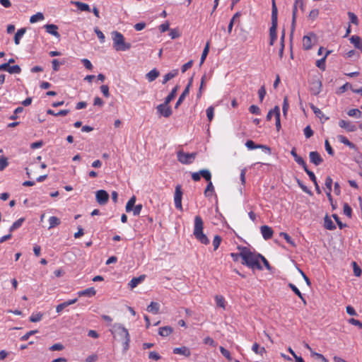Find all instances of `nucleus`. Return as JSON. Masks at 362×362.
I'll use <instances>...</instances> for the list:
<instances>
[{
  "label": "nucleus",
  "instance_id": "nucleus-1",
  "mask_svg": "<svg viewBox=\"0 0 362 362\" xmlns=\"http://www.w3.org/2000/svg\"><path fill=\"white\" fill-rule=\"evenodd\" d=\"M238 250L240 251V257L243 265H246L252 270L262 269V267L260 264L262 255L255 251H252L247 247L238 246Z\"/></svg>",
  "mask_w": 362,
  "mask_h": 362
},
{
  "label": "nucleus",
  "instance_id": "nucleus-2",
  "mask_svg": "<svg viewBox=\"0 0 362 362\" xmlns=\"http://www.w3.org/2000/svg\"><path fill=\"white\" fill-rule=\"evenodd\" d=\"M110 331L115 339L123 342V351L126 352L129 349L130 343V335L128 330L121 324L115 323L112 325Z\"/></svg>",
  "mask_w": 362,
  "mask_h": 362
},
{
  "label": "nucleus",
  "instance_id": "nucleus-3",
  "mask_svg": "<svg viewBox=\"0 0 362 362\" xmlns=\"http://www.w3.org/2000/svg\"><path fill=\"white\" fill-rule=\"evenodd\" d=\"M204 222L199 216H196L194 218V231L193 234L195 238L204 245H208L209 240L206 235L203 233Z\"/></svg>",
  "mask_w": 362,
  "mask_h": 362
},
{
  "label": "nucleus",
  "instance_id": "nucleus-4",
  "mask_svg": "<svg viewBox=\"0 0 362 362\" xmlns=\"http://www.w3.org/2000/svg\"><path fill=\"white\" fill-rule=\"evenodd\" d=\"M113 47L116 51H126L131 48V44L125 42L124 35L118 31L112 32Z\"/></svg>",
  "mask_w": 362,
  "mask_h": 362
},
{
  "label": "nucleus",
  "instance_id": "nucleus-5",
  "mask_svg": "<svg viewBox=\"0 0 362 362\" xmlns=\"http://www.w3.org/2000/svg\"><path fill=\"white\" fill-rule=\"evenodd\" d=\"M197 156V153H185L179 151L177 153V160L182 164L189 165L193 163Z\"/></svg>",
  "mask_w": 362,
  "mask_h": 362
},
{
  "label": "nucleus",
  "instance_id": "nucleus-6",
  "mask_svg": "<svg viewBox=\"0 0 362 362\" xmlns=\"http://www.w3.org/2000/svg\"><path fill=\"white\" fill-rule=\"evenodd\" d=\"M201 176H202L206 181H210V180H211V174L207 169H202L199 172L192 173V178L195 182L199 181Z\"/></svg>",
  "mask_w": 362,
  "mask_h": 362
},
{
  "label": "nucleus",
  "instance_id": "nucleus-7",
  "mask_svg": "<svg viewBox=\"0 0 362 362\" xmlns=\"http://www.w3.org/2000/svg\"><path fill=\"white\" fill-rule=\"evenodd\" d=\"M182 187L180 185H177L175 187V195H174V202H175V206L176 209L182 211Z\"/></svg>",
  "mask_w": 362,
  "mask_h": 362
},
{
  "label": "nucleus",
  "instance_id": "nucleus-8",
  "mask_svg": "<svg viewBox=\"0 0 362 362\" xmlns=\"http://www.w3.org/2000/svg\"><path fill=\"white\" fill-rule=\"evenodd\" d=\"M168 104L164 101L163 103L158 105L156 107L158 112L165 117H169L172 115V110Z\"/></svg>",
  "mask_w": 362,
  "mask_h": 362
},
{
  "label": "nucleus",
  "instance_id": "nucleus-9",
  "mask_svg": "<svg viewBox=\"0 0 362 362\" xmlns=\"http://www.w3.org/2000/svg\"><path fill=\"white\" fill-rule=\"evenodd\" d=\"M95 198L99 204L105 205L108 202L109 194L106 191L100 189L96 192Z\"/></svg>",
  "mask_w": 362,
  "mask_h": 362
},
{
  "label": "nucleus",
  "instance_id": "nucleus-10",
  "mask_svg": "<svg viewBox=\"0 0 362 362\" xmlns=\"http://www.w3.org/2000/svg\"><path fill=\"white\" fill-rule=\"evenodd\" d=\"M278 19L272 18V26L269 29L270 42L269 45H273L276 40V28H277Z\"/></svg>",
  "mask_w": 362,
  "mask_h": 362
},
{
  "label": "nucleus",
  "instance_id": "nucleus-11",
  "mask_svg": "<svg viewBox=\"0 0 362 362\" xmlns=\"http://www.w3.org/2000/svg\"><path fill=\"white\" fill-rule=\"evenodd\" d=\"M193 78L192 77L189 79L188 84L185 87V90L182 93V94L180 95L175 105V108L177 109L178 107L181 105V103L184 101L185 97L189 94V88L192 84Z\"/></svg>",
  "mask_w": 362,
  "mask_h": 362
},
{
  "label": "nucleus",
  "instance_id": "nucleus-12",
  "mask_svg": "<svg viewBox=\"0 0 362 362\" xmlns=\"http://www.w3.org/2000/svg\"><path fill=\"white\" fill-rule=\"evenodd\" d=\"M246 147L250 149H255V148H262L265 151L266 153L270 154L271 153V149L269 147L265 145L262 144H255V142L252 140H247L245 143Z\"/></svg>",
  "mask_w": 362,
  "mask_h": 362
},
{
  "label": "nucleus",
  "instance_id": "nucleus-13",
  "mask_svg": "<svg viewBox=\"0 0 362 362\" xmlns=\"http://www.w3.org/2000/svg\"><path fill=\"white\" fill-rule=\"evenodd\" d=\"M339 126L341 128L346 129L349 132H354L356 131V129H357V127L355 124H352L349 121H346L344 119H341L339 122Z\"/></svg>",
  "mask_w": 362,
  "mask_h": 362
},
{
  "label": "nucleus",
  "instance_id": "nucleus-14",
  "mask_svg": "<svg viewBox=\"0 0 362 362\" xmlns=\"http://www.w3.org/2000/svg\"><path fill=\"white\" fill-rule=\"evenodd\" d=\"M310 161L315 165H319L323 162L320 153L317 151H311L309 153Z\"/></svg>",
  "mask_w": 362,
  "mask_h": 362
},
{
  "label": "nucleus",
  "instance_id": "nucleus-15",
  "mask_svg": "<svg viewBox=\"0 0 362 362\" xmlns=\"http://www.w3.org/2000/svg\"><path fill=\"white\" fill-rule=\"evenodd\" d=\"M298 5L300 6V7L301 8H303V0H296L295 1L294 5H293V13H292V30H293L295 28V23H296V16H297V6Z\"/></svg>",
  "mask_w": 362,
  "mask_h": 362
},
{
  "label": "nucleus",
  "instance_id": "nucleus-16",
  "mask_svg": "<svg viewBox=\"0 0 362 362\" xmlns=\"http://www.w3.org/2000/svg\"><path fill=\"white\" fill-rule=\"evenodd\" d=\"M260 231L264 240L270 239L274 233L272 228L268 226H261Z\"/></svg>",
  "mask_w": 362,
  "mask_h": 362
},
{
  "label": "nucleus",
  "instance_id": "nucleus-17",
  "mask_svg": "<svg viewBox=\"0 0 362 362\" xmlns=\"http://www.w3.org/2000/svg\"><path fill=\"white\" fill-rule=\"evenodd\" d=\"M44 27L49 34L52 35L57 38L60 37V34L57 31L58 27L56 25L47 24Z\"/></svg>",
  "mask_w": 362,
  "mask_h": 362
},
{
  "label": "nucleus",
  "instance_id": "nucleus-18",
  "mask_svg": "<svg viewBox=\"0 0 362 362\" xmlns=\"http://www.w3.org/2000/svg\"><path fill=\"white\" fill-rule=\"evenodd\" d=\"M322 83L320 80H315L312 82L310 90L315 95H318L321 92Z\"/></svg>",
  "mask_w": 362,
  "mask_h": 362
},
{
  "label": "nucleus",
  "instance_id": "nucleus-19",
  "mask_svg": "<svg viewBox=\"0 0 362 362\" xmlns=\"http://www.w3.org/2000/svg\"><path fill=\"white\" fill-rule=\"evenodd\" d=\"M146 279V275L142 274L138 277H134L128 284L129 286L132 289L136 287L139 284L143 282Z\"/></svg>",
  "mask_w": 362,
  "mask_h": 362
},
{
  "label": "nucleus",
  "instance_id": "nucleus-20",
  "mask_svg": "<svg viewBox=\"0 0 362 362\" xmlns=\"http://www.w3.org/2000/svg\"><path fill=\"white\" fill-rule=\"evenodd\" d=\"M175 354L183 355L186 357H189L191 355L190 349L187 346L177 347L173 349Z\"/></svg>",
  "mask_w": 362,
  "mask_h": 362
},
{
  "label": "nucleus",
  "instance_id": "nucleus-21",
  "mask_svg": "<svg viewBox=\"0 0 362 362\" xmlns=\"http://www.w3.org/2000/svg\"><path fill=\"white\" fill-rule=\"evenodd\" d=\"M77 301V298L71 299L69 300H67L66 302H64L62 303L59 304L56 308V311L59 313H61L65 308L68 307L69 305H71L72 304H74Z\"/></svg>",
  "mask_w": 362,
  "mask_h": 362
},
{
  "label": "nucleus",
  "instance_id": "nucleus-22",
  "mask_svg": "<svg viewBox=\"0 0 362 362\" xmlns=\"http://www.w3.org/2000/svg\"><path fill=\"white\" fill-rule=\"evenodd\" d=\"M95 293H96V291H95V288L93 287H90V288H86L85 290L80 291L78 292V296L91 297V296H95Z\"/></svg>",
  "mask_w": 362,
  "mask_h": 362
},
{
  "label": "nucleus",
  "instance_id": "nucleus-23",
  "mask_svg": "<svg viewBox=\"0 0 362 362\" xmlns=\"http://www.w3.org/2000/svg\"><path fill=\"white\" fill-rule=\"evenodd\" d=\"M351 42L354 44V47L362 52V42L361 39L358 35H353L350 38Z\"/></svg>",
  "mask_w": 362,
  "mask_h": 362
},
{
  "label": "nucleus",
  "instance_id": "nucleus-24",
  "mask_svg": "<svg viewBox=\"0 0 362 362\" xmlns=\"http://www.w3.org/2000/svg\"><path fill=\"white\" fill-rule=\"evenodd\" d=\"M173 331V329L170 326H165L159 328L158 334L162 337L169 336Z\"/></svg>",
  "mask_w": 362,
  "mask_h": 362
},
{
  "label": "nucleus",
  "instance_id": "nucleus-25",
  "mask_svg": "<svg viewBox=\"0 0 362 362\" xmlns=\"http://www.w3.org/2000/svg\"><path fill=\"white\" fill-rule=\"evenodd\" d=\"M159 309L160 305L156 302H151L146 308L148 312L152 313L153 314H158L159 313Z\"/></svg>",
  "mask_w": 362,
  "mask_h": 362
},
{
  "label": "nucleus",
  "instance_id": "nucleus-26",
  "mask_svg": "<svg viewBox=\"0 0 362 362\" xmlns=\"http://www.w3.org/2000/svg\"><path fill=\"white\" fill-rule=\"evenodd\" d=\"M159 74V71L156 69H153L146 75V77L148 81L151 82L156 80V78L158 77Z\"/></svg>",
  "mask_w": 362,
  "mask_h": 362
},
{
  "label": "nucleus",
  "instance_id": "nucleus-27",
  "mask_svg": "<svg viewBox=\"0 0 362 362\" xmlns=\"http://www.w3.org/2000/svg\"><path fill=\"white\" fill-rule=\"evenodd\" d=\"M337 138H338V140H339L341 143H342V144H344V145H346V146H349L350 148L354 149V148H356V145H355V144H354L352 142L349 141V139H348L346 136H343V135H339V136H337Z\"/></svg>",
  "mask_w": 362,
  "mask_h": 362
},
{
  "label": "nucleus",
  "instance_id": "nucleus-28",
  "mask_svg": "<svg viewBox=\"0 0 362 362\" xmlns=\"http://www.w3.org/2000/svg\"><path fill=\"white\" fill-rule=\"evenodd\" d=\"M207 182H208V184H207V186L204 192V194L206 197H209L214 192V187L211 180H210V181H207Z\"/></svg>",
  "mask_w": 362,
  "mask_h": 362
},
{
  "label": "nucleus",
  "instance_id": "nucleus-29",
  "mask_svg": "<svg viewBox=\"0 0 362 362\" xmlns=\"http://www.w3.org/2000/svg\"><path fill=\"white\" fill-rule=\"evenodd\" d=\"M288 287L301 299L303 303L305 305L306 300L305 298L303 296L299 289L292 283L288 284Z\"/></svg>",
  "mask_w": 362,
  "mask_h": 362
},
{
  "label": "nucleus",
  "instance_id": "nucleus-30",
  "mask_svg": "<svg viewBox=\"0 0 362 362\" xmlns=\"http://www.w3.org/2000/svg\"><path fill=\"white\" fill-rule=\"evenodd\" d=\"M324 226L326 229L330 230L336 228L335 225L334 224V223L332 222V221L328 216H326L325 217Z\"/></svg>",
  "mask_w": 362,
  "mask_h": 362
},
{
  "label": "nucleus",
  "instance_id": "nucleus-31",
  "mask_svg": "<svg viewBox=\"0 0 362 362\" xmlns=\"http://www.w3.org/2000/svg\"><path fill=\"white\" fill-rule=\"evenodd\" d=\"M178 74L177 69H174L171 71L170 72L168 73L163 76V83H166L168 81L175 77Z\"/></svg>",
  "mask_w": 362,
  "mask_h": 362
},
{
  "label": "nucleus",
  "instance_id": "nucleus-32",
  "mask_svg": "<svg viewBox=\"0 0 362 362\" xmlns=\"http://www.w3.org/2000/svg\"><path fill=\"white\" fill-rule=\"evenodd\" d=\"M308 175L309 176L310 179L313 182V184L315 185V189L317 191V192L318 194H320L321 193V190H320V188L317 184V179H316V177L315 175V174L310 171V170H308L307 173Z\"/></svg>",
  "mask_w": 362,
  "mask_h": 362
},
{
  "label": "nucleus",
  "instance_id": "nucleus-33",
  "mask_svg": "<svg viewBox=\"0 0 362 362\" xmlns=\"http://www.w3.org/2000/svg\"><path fill=\"white\" fill-rule=\"evenodd\" d=\"M24 221H25V218H20L19 219L16 221L12 224V226L10 227L9 232L12 233L13 231H14V230H17L18 228H19L23 225Z\"/></svg>",
  "mask_w": 362,
  "mask_h": 362
},
{
  "label": "nucleus",
  "instance_id": "nucleus-34",
  "mask_svg": "<svg viewBox=\"0 0 362 362\" xmlns=\"http://www.w3.org/2000/svg\"><path fill=\"white\" fill-rule=\"evenodd\" d=\"M303 47L304 49L308 50L312 47V41L310 36L305 35L303 38Z\"/></svg>",
  "mask_w": 362,
  "mask_h": 362
},
{
  "label": "nucleus",
  "instance_id": "nucleus-35",
  "mask_svg": "<svg viewBox=\"0 0 362 362\" xmlns=\"http://www.w3.org/2000/svg\"><path fill=\"white\" fill-rule=\"evenodd\" d=\"M75 6L77 7L78 9H79L81 11H90V8L88 4L81 2V1H75L74 3Z\"/></svg>",
  "mask_w": 362,
  "mask_h": 362
},
{
  "label": "nucleus",
  "instance_id": "nucleus-36",
  "mask_svg": "<svg viewBox=\"0 0 362 362\" xmlns=\"http://www.w3.org/2000/svg\"><path fill=\"white\" fill-rule=\"evenodd\" d=\"M25 31H26V30L24 28L18 30V31L16 32V33L15 34V36H14V42H15L16 45L20 44V40L23 36V35L25 33Z\"/></svg>",
  "mask_w": 362,
  "mask_h": 362
},
{
  "label": "nucleus",
  "instance_id": "nucleus-37",
  "mask_svg": "<svg viewBox=\"0 0 362 362\" xmlns=\"http://www.w3.org/2000/svg\"><path fill=\"white\" fill-rule=\"evenodd\" d=\"M178 89V86H176L174 88H173L170 93L165 98L166 103H170L175 98Z\"/></svg>",
  "mask_w": 362,
  "mask_h": 362
},
{
  "label": "nucleus",
  "instance_id": "nucleus-38",
  "mask_svg": "<svg viewBox=\"0 0 362 362\" xmlns=\"http://www.w3.org/2000/svg\"><path fill=\"white\" fill-rule=\"evenodd\" d=\"M329 53H330V51H327L324 57H322L321 59H319L316 62V66L323 71L325 69V59Z\"/></svg>",
  "mask_w": 362,
  "mask_h": 362
},
{
  "label": "nucleus",
  "instance_id": "nucleus-39",
  "mask_svg": "<svg viewBox=\"0 0 362 362\" xmlns=\"http://www.w3.org/2000/svg\"><path fill=\"white\" fill-rule=\"evenodd\" d=\"M44 18H45V17H44L43 13L38 12L36 14L33 15L30 18V23H37V21H42Z\"/></svg>",
  "mask_w": 362,
  "mask_h": 362
},
{
  "label": "nucleus",
  "instance_id": "nucleus-40",
  "mask_svg": "<svg viewBox=\"0 0 362 362\" xmlns=\"http://www.w3.org/2000/svg\"><path fill=\"white\" fill-rule=\"evenodd\" d=\"M215 300L218 307L222 308L223 309L226 308V301L223 296L217 295L215 296Z\"/></svg>",
  "mask_w": 362,
  "mask_h": 362
},
{
  "label": "nucleus",
  "instance_id": "nucleus-41",
  "mask_svg": "<svg viewBox=\"0 0 362 362\" xmlns=\"http://www.w3.org/2000/svg\"><path fill=\"white\" fill-rule=\"evenodd\" d=\"M69 110H62L59 112L55 113L54 110L49 109L47 111V114L54 115V116H65L69 113Z\"/></svg>",
  "mask_w": 362,
  "mask_h": 362
},
{
  "label": "nucleus",
  "instance_id": "nucleus-42",
  "mask_svg": "<svg viewBox=\"0 0 362 362\" xmlns=\"http://www.w3.org/2000/svg\"><path fill=\"white\" fill-rule=\"evenodd\" d=\"M252 350L257 354L263 355L265 353L264 347H261L257 343H255L252 346Z\"/></svg>",
  "mask_w": 362,
  "mask_h": 362
},
{
  "label": "nucleus",
  "instance_id": "nucleus-43",
  "mask_svg": "<svg viewBox=\"0 0 362 362\" xmlns=\"http://www.w3.org/2000/svg\"><path fill=\"white\" fill-rule=\"evenodd\" d=\"M135 202H136V197L134 196H133L129 199V200L127 203V205H126V211L127 212H130L132 210V209L134 206Z\"/></svg>",
  "mask_w": 362,
  "mask_h": 362
},
{
  "label": "nucleus",
  "instance_id": "nucleus-44",
  "mask_svg": "<svg viewBox=\"0 0 362 362\" xmlns=\"http://www.w3.org/2000/svg\"><path fill=\"white\" fill-rule=\"evenodd\" d=\"M49 228H54L60 224V220L56 216H51L49 218Z\"/></svg>",
  "mask_w": 362,
  "mask_h": 362
},
{
  "label": "nucleus",
  "instance_id": "nucleus-45",
  "mask_svg": "<svg viewBox=\"0 0 362 362\" xmlns=\"http://www.w3.org/2000/svg\"><path fill=\"white\" fill-rule=\"evenodd\" d=\"M349 117L360 118L362 116L361 112L358 109H351L347 112Z\"/></svg>",
  "mask_w": 362,
  "mask_h": 362
},
{
  "label": "nucleus",
  "instance_id": "nucleus-46",
  "mask_svg": "<svg viewBox=\"0 0 362 362\" xmlns=\"http://www.w3.org/2000/svg\"><path fill=\"white\" fill-rule=\"evenodd\" d=\"M240 16V13L239 12H237V13H235L234 14V16L231 18V20H230V21L229 23V25L228 26V33H231L233 24L235 23L236 19L238 18Z\"/></svg>",
  "mask_w": 362,
  "mask_h": 362
},
{
  "label": "nucleus",
  "instance_id": "nucleus-47",
  "mask_svg": "<svg viewBox=\"0 0 362 362\" xmlns=\"http://www.w3.org/2000/svg\"><path fill=\"white\" fill-rule=\"evenodd\" d=\"M209 42H207L203 52H202V56H201L200 65H202L204 63V62L206 59V56L209 53Z\"/></svg>",
  "mask_w": 362,
  "mask_h": 362
},
{
  "label": "nucleus",
  "instance_id": "nucleus-48",
  "mask_svg": "<svg viewBox=\"0 0 362 362\" xmlns=\"http://www.w3.org/2000/svg\"><path fill=\"white\" fill-rule=\"evenodd\" d=\"M347 14L349 18L350 23H353L356 25H358L359 23V21H358L357 16L351 11H349Z\"/></svg>",
  "mask_w": 362,
  "mask_h": 362
},
{
  "label": "nucleus",
  "instance_id": "nucleus-49",
  "mask_svg": "<svg viewBox=\"0 0 362 362\" xmlns=\"http://www.w3.org/2000/svg\"><path fill=\"white\" fill-rule=\"evenodd\" d=\"M278 9L275 0H272V18L278 19Z\"/></svg>",
  "mask_w": 362,
  "mask_h": 362
},
{
  "label": "nucleus",
  "instance_id": "nucleus-50",
  "mask_svg": "<svg viewBox=\"0 0 362 362\" xmlns=\"http://www.w3.org/2000/svg\"><path fill=\"white\" fill-rule=\"evenodd\" d=\"M310 108L312 109V110L313 111V112L315 113V115L317 117H319L320 119H322V117H324L323 112L318 107H315L313 104H310Z\"/></svg>",
  "mask_w": 362,
  "mask_h": 362
},
{
  "label": "nucleus",
  "instance_id": "nucleus-51",
  "mask_svg": "<svg viewBox=\"0 0 362 362\" xmlns=\"http://www.w3.org/2000/svg\"><path fill=\"white\" fill-rule=\"evenodd\" d=\"M295 161L300 165H301L304 170L305 171V173H307L309 170L307 167V164L305 162V160H303V158H301L300 156H298L296 159H294Z\"/></svg>",
  "mask_w": 362,
  "mask_h": 362
},
{
  "label": "nucleus",
  "instance_id": "nucleus-52",
  "mask_svg": "<svg viewBox=\"0 0 362 362\" xmlns=\"http://www.w3.org/2000/svg\"><path fill=\"white\" fill-rule=\"evenodd\" d=\"M42 314L40 313H33L30 317V321L32 322H37L41 320Z\"/></svg>",
  "mask_w": 362,
  "mask_h": 362
},
{
  "label": "nucleus",
  "instance_id": "nucleus-53",
  "mask_svg": "<svg viewBox=\"0 0 362 362\" xmlns=\"http://www.w3.org/2000/svg\"><path fill=\"white\" fill-rule=\"evenodd\" d=\"M276 110H277L276 117H275L276 120V127L277 131H279L281 129V121H280V109L279 106H276Z\"/></svg>",
  "mask_w": 362,
  "mask_h": 362
},
{
  "label": "nucleus",
  "instance_id": "nucleus-54",
  "mask_svg": "<svg viewBox=\"0 0 362 362\" xmlns=\"http://www.w3.org/2000/svg\"><path fill=\"white\" fill-rule=\"evenodd\" d=\"M343 211H344V214L346 216H347L349 218L351 217L352 209H351V206L347 203L344 204Z\"/></svg>",
  "mask_w": 362,
  "mask_h": 362
},
{
  "label": "nucleus",
  "instance_id": "nucleus-55",
  "mask_svg": "<svg viewBox=\"0 0 362 362\" xmlns=\"http://www.w3.org/2000/svg\"><path fill=\"white\" fill-rule=\"evenodd\" d=\"M94 32L97 35L100 42L102 43L104 42L105 37L104 34L103 33V32L98 27H95L94 28Z\"/></svg>",
  "mask_w": 362,
  "mask_h": 362
},
{
  "label": "nucleus",
  "instance_id": "nucleus-56",
  "mask_svg": "<svg viewBox=\"0 0 362 362\" xmlns=\"http://www.w3.org/2000/svg\"><path fill=\"white\" fill-rule=\"evenodd\" d=\"M21 71V69L18 65L9 66L8 69V72L10 74H20Z\"/></svg>",
  "mask_w": 362,
  "mask_h": 362
},
{
  "label": "nucleus",
  "instance_id": "nucleus-57",
  "mask_svg": "<svg viewBox=\"0 0 362 362\" xmlns=\"http://www.w3.org/2000/svg\"><path fill=\"white\" fill-rule=\"evenodd\" d=\"M354 274L356 276H360L361 275V269L358 267L356 262H352Z\"/></svg>",
  "mask_w": 362,
  "mask_h": 362
},
{
  "label": "nucleus",
  "instance_id": "nucleus-58",
  "mask_svg": "<svg viewBox=\"0 0 362 362\" xmlns=\"http://www.w3.org/2000/svg\"><path fill=\"white\" fill-rule=\"evenodd\" d=\"M221 243V238L219 235H215L213 240L214 250H216Z\"/></svg>",
  "mask_w": 362,
  "mask_h": 362
},
{
  "label": "nucleus",
  "instance_id": "nucleus-59",
  "mask_svg": "<svg viewBox=\"0 0 362 362\" xmlns=\"http://www.w3.org/2000/svg\"><path fill=\"white\" fill-rule=\"evenodd\" d=\"M219 349H220V351L222 354V355L223 356H225L228 361H232L233 360L229 351H228L227 349H226L223 346H220Z\"/></svg>",
  "mask_w": 362,
  "mask_h": 362
},
{
  "label": "nucleus",
  "instance_id": "nucleus-60",
  "mask_svg": "<svg viewBox=\"0 0 362 362\" xmlns=\"http://www.w3.org/2000/svg\"><path fill=\"white\" fill-rule=\"evenodd\" d=\"M214 108L212 106L209 107L206 109V116L209 122H211V120L214 118Z\"/></svg>",
  "mask_w": 362,
  "mask_h": 362
},
{
  "label": "nucleus",
  "instance_id": "nucleus-61",
  "mask_svg": "<svg viewBox=\"0 0 362 362\" xmlns=\"http://www.w3.org/2000/svg\"><path fill=\"white\" fill-rule=\"evenodd\" d=\"M249 111L250 112H251L252 114H254V115H259L261 114V111H260V109L259 108L258 106L255 105H251L250 107H249Z\"/></svg>",
  "mask_w": 362,
  "mask_h": 362
},
{
  "label": "nucleus",
  "instance_id": "nucleus-62",
  "mask_svg": "<svg viewBox=\"0 0 362 362\" xmlns=\"http://www.w3.org/2000/svg\"><path fill=\"white\" fill-rule=\"evenodd\" d=\"M280 236L283 237L288 244L291 245L292 246H295V243H294L293 240L288 235V234H287L286 233L282 232L280 233Z\"/></svg>",
  "mask_w": 362,
  "mask_h": 362
},
{
  "label": "nucleus",
  "instance_id": "nucleus-63",
  "mask_svg": "<svg viewBox=\"0 0 362 362\" xmlns=\"http://www.w3.org/2000/svg\"><path fill=\"white\" fill-rule=\"evenodd\" d=\"M8 165L7 161V158L5 157H1L0 158V170H4Z\"/></svg>",
  "mask_w": 362,
  "mask_h": 362
},
{
  "label": "nucleus",
  "instance_id": "nucleus-64",
  "mask_svg": "<svg viewBox=\"0 0 362 362\" xmlns=\"http://www.w3.org/2000/svg\"><path fill=\"white\" fill-rule=\"evenodd\" d=\"M304 134L306 138H310L313 135V131L312 130L311 127L310 126H307L305 127L304 130Z\"/></svg>",
  "mask_w": 362,
  "mask_h": 362
}]
</instances>
